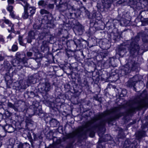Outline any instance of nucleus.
<instances>
[{
	"label": "nucleus",
	"instance_id": "nucleus-1",
	"mask_svg": "<svg viewBox=\"0 0 148 148\" xmlns=\"http://www.w3.org/2000/svg\"><path fill=\"white\" fill-rule=\"evenodd\" d=\"M120 108L118 107L107 110L97 115L95 117L91 119L90 121L87 122L82 126L79 127L72 133L67 134L63 138L64 141L69 138L83 137L84 138L88 134L91 137L95 136L94 130H99L98 134L100 138H102L104 132H101L100 129L105 126L106 123L109 124L119 119L121 116L120 113H117V111Z\"/></svg>",
	"mask_w": 148,
	"mask_h": 148
},
{
	"label": "nucleus",
	"instance_id": "nucleus-2",
	"mask_svg": "<svg viewBox=\"0 0 148 148\" xmlns=\"http://www.w3.org/2000/svg\"><path fill=\"white\" fill-rule=\"evenodd\" d=\"M140 36L142 37L143 42L145 43L148 42V35L145 32L140 33L135 37L132 38L130 40V45L128 49L131 55L134 57H137L141 55L144 52L143 50L140 48L138 43Z\"/></svg>",
	"mask_w": 148,
	"mask_h": 148
},
{
	"label": "nucleus",
	"instance_id": "nucleus-3",
	"mask_svg": "<svg viewBox=\"0 0 148 148\" xmlns=\"http://www.w3.org/2000/svg\"><path fill=\"white\" fill-rule=\"evenodd\" d=\"M129 107V113L133 112L136 110L139 109L148 105V96L147 92L144 90L140 95L137 96L136 99L127 103Z\"/></svg>",
	"mask_w": 148,
	"mask_h": 148
},
{
	"label": "nucleus",
	"instance_id": "nucleus-4",
	"mask_svg": "<svg viewBox=\"0 0 148 148\" xmlns=\"http://www.w3.org/2000/svg\"><path fill=\"white\" fill-rule=\"evenodd\" d=\"M139 69V65L133 58L129 61L128 64L121 70V73L123 75H126L131 71H138Z\"/></svg>",
	"mask_w": 148,
	"mask_h": 148
},
{
	"label": "nucleus",
	"instance_id": "nucleus-5",
	"mask_svg": "<svg viewBox=\"0 0 148 148\" xmlns=\"http://www.w3.org/2000/svg\"><path fill=\"white\" fill-rule=\"evenodd\" d=\"M24 8V12L22 16L24 19H26L29 17L30 21H31V17L36 12V8L34 6H31L29 4H28Z\"/></svg>",
	"mask_w": 148,
	"mask_h": 148
},
{
	"label": "nucleus",
	"instance_id": "nucleus-6",
	"mask_svg": "<svg viewBox=\"0 0 148 148\" xmlns=\"http://www.w3.org/2000/svg\"><path fill=\"white\" fill-rule=\"evenodd\" d=\"M53 101V100L50 97H48L46 99L45 98L43 102L45 105L51 108L52 110L55 111H58L59 106L54 103Z\"/></svg>",
	"mask_w": 148,
	"mask_h": 148
},
{
	"label": "nucleus",
	"instance_id": "nucleus-7",
	"mask_svg": "<svg viewBox=\"0 0 148 148\" xmlns=\"http://www.w3.org/2000/svg\"><path fill=\"white\" fill-rule=\"evenodd\" d=\"M130 40L129 41V45L127 46L125 43H123L121 44L119 46L118 49V53L119 55L121 57H123L124 55L127 53V48H128V50L130 53V56H132L133 58L136 57H134L133 56L131 55L128 49V47H129L130 45Z\"/></svg>",
	"mask_w": 148,
	"mask_h": 148
},
{
	"label": "nucleus",
	"instance_id": "nucleus-8",
	"mask_svg": "<svg viewBox=\"0 0 148 148\" xmlns=\"http://www.w3.org/2000/svg\"><path fill=\"white\" fill-rule=\"evenodd\" d=\"M140 75H137L134 76L132 78L130 79L126 83V85L128 87L131 88L133 87L134 90L136 89L134 87L138 81H139L141 79Z\"/></svg>",
	"mask_w": 148,
	"mask_h": 148
},
{
	"label": "nucleus",
	"instance_id": "nucleus-9",
	"mask_svg": "<svg viewBox=\"0 0 148 148\" xmlns=\"http://www.w3.org/2000/svg\"><path fill=\"white\" fill-rule=\"evenodd\" d=\"M109 22H108L106 23V25L108 27H109L110 28H112L114 27L113 29V39L116 41H119L120 40V38L121 36L120 34L118 29L117 28H116L114 25L113 23H112V25H109Z\"/></svg>",
	"mask_w": 148,
	"mask_h": 148
},
{
	"label": "nucleus",
	"instance_id": "nucleus-10",
	"mask_svg": "<svg viewBox=\"0 0 148 148\" xmlns=\"http://www.w3.org/2000/svg\"><path fill=\"white\" fill-rule=\"evenodd\" d=\"M138 143L136 140L131 142L127 140L124 142L123 148H137Z\"/></svg>",
	"mask_w": 148,
	"mask_h": 148
},
{
	"label": "nucleus",
	"instance_id": "nucleus-11",
	"mask_svg": "<svg viewBox=\"0 0 148 148\" xmlns=\"http://www.w3.org/2000/svg\"><path fill=\"white\" fill-rule=\"evenodd\" d=\"M15 57L17 60L23 64L24 66H26L27 65L26 59L24 57L23 53L17 52L16 54Z\"/></svg>",
	"mask_w": 148,
	"mask_h": 148
},
{
	"label": "nucleus",
	"instance_id": "nucleus-12",
	"mask_svg": "<svg viewBox=\"0 0 148 148\" xmlns=\"http://www.w3.org/2000/svg\"><path fill=\"white\" fill-rule=\"evenodd\" d=\"M61 0H55V3L58 8L60 11L64 12L67 8L68 5L66 4H60Z\"/></svg>",
	"mask_w": 148,
	"mask_h": 148
},
{
	"label": "nucleus",
	"instance_id": "nucleus-13",
	"mask_svg": "<svg viewBox=\"0 0 148 148\" xmlns=\"http://www.w3.org/2000/svg\"><path fill=\"white\" fill-rule=\"evenodd\" d=\"M39 86L40 87L41 91L43 92H47L51 88L50 83L48 82H45L44 83L40 84Z\"/></svg>",
	"mask_w": 148,
	"mask_h": 148
},
{
	"label": "nucleus",
	"instance_id": "nucleus-14",
	"mask_svg": "<svg viewBox=\"0 0 148 148\" xmlns=\"http://www.w3.org/2000/svg\"><path fill=\"white\" fill-rule=\"evenodd\" d=\"M75 44L76 46V48L78 47L81 48L83 47L86 42V41L83 40L81 39H77L74 40Z\"/></svg>",
	"mask_w": 148,
	"mask_h": 148
},
{
	"label": "nucleus",
	"instance_id": "nucleus-15",
	"mask_svg": "<svg viewBox=\"0 0 148 148\" xmlns=\"http://www.w3.org/2000/svg\"><path fill=\"white\" fill-rule=\"evenodd\" d=\"M34 114L36 115H38L40 118L44 119L46 114L43 112L41 108H37L34 112Z\"/></svg>",
	"mask_w": 148,
	"mask_h": 148
},
{
	"label": "nucleus",
	"instance_id": "nucleus-16",
	"mask_svg": "<svg viewBox=\"0 0 148 148\" xmlns=\"http://www.w3.org/2000/svg\"><path fill=\"white\" fill-rule=\"evenodd\" d=\"M113 2V0H102V3L104 7L108 9L110 8Z\"/></svg>",
	"mask_w": 148,
	"mask_h": 148
},
{
	"label": "nucleus",
	"instance_id": "nucleus-17",
	"mask_svg": "<svg viewBox=\"0 0 148 148\" xmlns=\"http://www.w3.org/2000/svg\"><path fill=\"white\" fill-rule=\"evenodd\" d=\"M5 131L8 133H11L14 131V129L12 126L9 124H6L4 127Z\"/></svg>",
	"mask_w": 148,
	"mask_h": 148
},
{
	"label": "nucleus",
	"instance_id": "nucleus-18",
	"mask_svg": "<svg viewBox=\"0 0 148 148\" xmlns=\"http://www.w3.org/2000/svg\"><path fill=\"white\" fill-rule=\"evenodd\" d=\"M145 132L144 131H140L137 132L136 133V138L138 140L141 139L143 137L145 136Z\"/></svg>",
	"mask_w": 148,
	"mask_h": 148
},
{
	"label": "nucleus",
	"instance_id": "nucleus-19",
	"mask_svg": "<svg viewBox=\"0 0 148 148\" xmlns=\"http://www.w3.org/2000/svg\"><path fill=\"white\" fill-rule=\"evenodd\" d=\"M50 125L52 127H56L58 126L60 123L56 119H52L49 122Z\"/></svg>",
	"mask_w": 148,
	"mask_h": 148
},
{
	"label": "nucleus",
	"instance_id": "nucleus-20",
	"mask_svg": "<svg viewBox=\"0 0 148 148\" xmlns=\"http://www.w3.org/2000/svg\"><path fill=\"white\" fill-rule=\"evenodd\" d=\"M66 44L68 47L71 48L75 49L76 48V46L75 44L74 40H71L68 41L66 43Z\"/></svg>",
	"mask_w": 148,
	"mask_h": 148
},
{
	"label": "nucleus",
	"instance_id": "nucleus-21",
	"mask_svg": "<svg viewBox=\"0 0 148 148\" xmlns=\"http://www.w3.org/2000/svg\"><path fill=\"white\" fill-rule=\"evenodd\" d=\"M130 23L129 20L125 19H123L121 21V25L123 26H127L129 25Z\"/></svg>",
	"mask_w": 148,
	"mask_h": 148
},
{
	"label": "nucleus",
	"instance_id": "nucleus-22",
	"mask_svg": "<svg viewBox=\"0 0 148 148\" xmlns=\"http://www.w3.org/2000/svg\"><path fill=\"white\" fill-rule=\"evenodd\" d=\"M38 4L39 6L45 8L47 5V2L43 0H40L38 2Z\"/></svg>",
	"mask_w": 148,
	"mask_h": 148
},
{
	"label": "nucleus",
	"instance_id": "nucleus-23",
	"mask_svg": "<svg viewBox=\"0 0 148 148\" xmlns=\"http://www.w3.org/2000/svg\"><path fill=\"white\" fill-rule=\"evenodd\" d=\"M76 29L77 32H78V34L80 35H82L84 32V28L82 25H79L76 27Z\"/></svg>",
	"mask_w": 148,
	"mask_h": 148
},
{
	"label": "nucleus",
	"instance_id": "nucleus-24",
	"mask_svg": "<svg viewBox=\"0 0 148 148\" xmlns=\"http://www.w3.org/2000/svg\"><path fill=\"white\" fill-rule=\"evenodd\" d=\"M38 103L37 101H34L33 102L32 104L30 106V108L33 110L34 112L36 109L39 108L38 107Z\"/></svg>",
	"mask_w": 148,
	"mask_h": 148
},
{
	"label": "nucleus",
	"instance_id": "nucleus-25",
	"mask_svg": "<svg viewBox=\"0 0 148 148\" xmlns=\"http://www.w3.org/2000/svg\"><path fill=\"white\" fill-rule=\"evenodd\" d=\"M94 26L95 27H98L99 29L101 30H103L104 28V23L102 22L99 23H94Z\"/></svg>",
	"mask_w": 148,
	"mask_h": 148
},
{
	"label": "nucleus",
	"instance_id": "nucleus-26",
	"mask_svg": "<svg viewBox=\"0 0 148 148\" xmlns=\"http://www.w3.org/2000/svg\"><path fill=\"white\" fill-rule=\"evenodd\" d=\"M38 34V32L36 31L32 30L29 32L28 36L32 37V39H35V36Z\"/></svg>",
	"mask_w": 148,
	"mask_h": 148
},
{
	"label": "nucleus",
	"instance_id": "nucleus-27",
	"mask_svg": "<svg viewBox=\"0 0 148 148\" xmlns=\"http://www.w3.org/2000/svg\"><path fill=\"white\" fill-rule=\"evenodd\" d=\"M52 16L51 13L46 16V20L47 21L46 23L47 24H51L52 23Z\"/></svg>",
	"mask_w": 148,
	"mask_h": 148
},
{
	"label": "nucleus",
	"instance_id": "nucleus-28",
	"mask_svg": "<svg viewBox=\"0 0 148 148\" xmlns=\"http://www.w3.org/2000/svg\"><path fill=\"white\" fill-rule=\"evenodd\" d=\"M113 1H117L116 3L117 4H123V5H125L128 3V1L129 0H113Z\"/></svg>",
	"mask_w": 148,
	"mask_h": 148
},
{
	"label": "nucleus",
	"instance_id": "nucleus-29",
	"mask_svg": "<svg viewBox=\"0 0 148 148\" xmlns=\"http://www.w3.org/2000/svg\"><path fill=\"white\" fill-rule=\"evenodd\" d=\"M18 3L21 4L23 7H25L28 3L26 0H16Z\"/></svg>",
	"mask_w": 148,
	"mask_h": 148
},
{
	"label": "nucleus",
	"instance_id": "nucleus-30",
	"mask_svg": "<svg viewBox=\"0 0 148 148\" xmlns=\"http://www.w3.org/2000/svg\"><path fill=\"white\" fill-rule=\"evenodd\" d=\"M29 82L31 83L34 84L36 82V79L32 76H30L28 78Z\"/></svg>",
	"mask_w": 148,
	"mask_h": 148
},
{
	"label": "nucleus",
	"instance_id": "nucleus-31",
	"mask_svg": "<svg viewBox=\"0 0 148 148\" xmlns=\"http://www.w3.org/2000/svg\"><path fill=\"white\" fill-rule=\"evenodd\" d=\"M26 93L28 97L30 98H33L35 96V94L33 92L27 91Z\"/></svg>",
	"mask_w": 148,
	"mask_h": 148
},
{
	"label": "nucleus",
	"instance_id": "nucleus-32",
	"mask_svg": "<svg viewBox=\"0 0 148 148\" xmlns=\"http://www.w3.org/2000/svg\"><path fill=\"white\" fill-rule=\"evenodd\" d=\"M47 34L45 32H42L40 33L39 36V38L40 40H43Z\"/></svg>",
	"mask_w": 148,
	"mask_h": 148
},
{
	"label": "nucleus",
	"instance_id": "nucleus-33",
	"mask_svg": "<svg viewBox=\"0 0 148 148\" xmlns=\"http://www.w3.org/2000/svg\"><path fill=\"white\" fill-rule=\"evenodd\" d=\"M19 61L17 60L14 59L11 61V64L14 66H18Z\"/></svg>",
	"mask_w": 148,
	"mask_h": 148
},
{
	"label": "nucleus",
	"instance_id": "nucleus-34",
	"mask_svg": "<svg viewBox=\"0 0 148 148\" xmlns=\"http://www.w3.org/2000/svg\"><path fill=\"white\" fill-rule=\"evenodd\" d=\"M43 119L46 123L50 122V120H51V118L47 114L46 115Z\"/></svg>",
	"mask_w": 148,
	"mask_h": 148
},
{
	"label": "nucleus",
	"instance_id": "nucleus-35",
	"mask_svg": "<svg viewBox=\"0 0 148 148\" xmlns=\"http://www.w3.org/2000/svg\"><path fill=\"white\" fill-rule=\"evenodd\" d=\"M8 106L10 108L13 109L15 111L17 110V108L14 105L10 102H8L7 104Z\"/></svg>",
	"mask_w": 148,
	"mask_h": 148
},
{
	"label": "nucleus",
	"instance_id": "nucleus-36",
	"mask_svg": "<svg viewBox=\"0 0 148 148\" xmlns=\"http://www.w3.org/2000/svg\"><path fill=\"white\" fill-rule=\"evenodd\" d=\"M8 30L9 32H14V30L13 28V25L12 24H10L9 25H8Z\"/></svg>",
	"mask_w": 148,
	"mask_h": 148
},
{
	"label": "nucleus",
	"instance_id": "nucleus-37",
	"mask_svg": "<svg viewBox=\"0 0 148 148\" xmlns=\"http://www.w3.org/2000/svg\"><path fill=\"white\" fill-rule=\"evenodd\" d=\"M103 139H104V141L106 142L111 140V138L109 135H106L104 137H103Z\"/></svg>",
	"mask_w": 148,
	"mask_h": 148
},
{
	"label": "nucleus",
	"instance_id": "nucleus-38",
	"mask_svg": "<svg viewBox=\"0 0 148 148\" xmlns=\"http://www.w3.org/2000/svg\"><path fill=\"white\" fill-rule=\"evenodd\" d=\"M40 13L41 14H49L50 13L46 10L44 9H41L40 11Z\"/></svg>",
	"mask_w": 148,
	"mask_h": 148
},
{
	"label": "nucleus",
	"instance_id": "nucleus-39",
	"mask_svg": "<svg viewBox=\"0 0 148 148\" xmlns=\"http://www.w3.org/2000/svg\"><path fill=\"white\" fill-rule=\"evenodd\" d=\"M37 59H36L35 61L34 62V65H36V66L35 67V68L36 69L40 67V63L39 61L38 62L37 60Z\"/></svg>",
	"mask_w": 148,
	"mask_h": 148
},
{
	"label": "nucleus",
	"instance_id": "nucleus-40",
	"mask_svg": "<svg viewBox=\"0 0 148 148\" xmlns=\"http://www.w3.org/2000/svg\"><path fill=\"white\" fill-rule=\"evenodd\" d=\"M25 122L26 123V125H29V124H33L34 123L33 121L29 118H27L26 119Z\"/></svg>",
	"mask_w": 148,
	"mask_h": 148
},
{
	"label": "nucleus",
	"instance_id": "nucleus-41",
	"mask_svg": "<svg viewBox=\"0 0 148 148\" xmlns=\"http://www.w3.org/2000/svg\"><path fill=\"white\" fill-rule=\"evenodd\" d=\"M18 41L19 44L23 46H25V45L23 42L22 37L21 36L19 37Z\"/></svg>",
	"mask_w": 148,
	"mask_h": 148
},
{
	"label": "nucleus",
	"instance_id": "nucleus-42",
	"mask_svg": "<svg viewBox=\"0 0 148 148\" xmlns=\"http://www.w3.org/2000/svg\"><path fill=\"white\" fill-rule=\"evenodd\" d=\"M20 144L22 146L23 148H30V147L28 143L22 144L20 143Z\"/></svg>",
	"mask_w": 148,
	"mask_h": 148
},
{
	"label": "nucleus",
	"instance_id": "nucleus-43",
	"mask_svg": "<svg viewBox=\"0 0 148 148\" xmlns=\"http://www.w3.org/2000/svg\"><path fill=\"white\" fill-rule=\"evenodd\" d=\"M33 27L34 29H39L41 27V26L39 24L34 23L33 25Z\"/></svg>",
	"mask_w": 148,
	"mask_h": 148
},
{
	"label": "nucleus",
	"instance_id": "nucleus-44",
	"mask_svg": "<svg viewBox=\"0 0 148 148\" xmlns=\"http://www.w3.org/2000/svg\"><path fill=\"white\" fill-rule=\"evenodd\" d=\"M45 148H59L58 145H50L49 147H46Z\"/></svg>",
	"mask_w": 148,
	"mask_h": 148
},
{
	"label": "nucleus",
	"instance_id": "nucleus-45",
	"mask_svg": "<svg viewBox=\"0 0 148 148\" xmlns=\"http://www.w3.org/2000/svg\"><path fill=\"white\" fill-rule=\"evenodd\" d=\"M18 47L17 46L15 45H14L12 47V50L13 51H17L18 49Z\"/></svg>",
	"mask_w": 148,
	"mask_h": 148
},
{
	"label": "nucleus",
	"instance_id": "nucleus-46",
	"mask_svg": "<svg viewBox=\"0 0 148 148\" xmlns=\"http://www.w3.org/2000/svg\"><path fill=\"white\" fill-rule=\"evenodd\" d=\"M27 40V42L28 43H31L32 41V40L33 39H32V37H31L28 36L27 38H26Z\"/></svg>",
	"mask_w": 148,
	"mask_h": 148
},
{
	"label": "nucleus",
	"instance_id": "nucleus-47",
	"mask_svg": "<svg viewBox=\"0 0 148 148\" xmlns=\"http://www.w3.org/2000/svg\"><path fill=\"white\" fill-rule=\"evenodd\" d=\"M13 7L11 5H9L7 8V9L10 12H12Z\"/></svg>",
	"mask_w": 148,
	"mask_h": 148
},
{
	"label": "nucleus",
	"instance_id": "nucleus-48",
	"mask_svg": "<svg viewBox=\"0 0 148 148\" xmlns=\"http://www.w3.org/2000/svg\"><path fill=\"white\" fill-rule=\"evenodd\" d=\"M41 46L44 47H45L49 48V47L47 45V42L46 41H43L42 42V45Z\"/></svg>",
	"mask_w": 148,
	"mask_h": 148
},
{
	"label": "nucleus",
	"instance_id": "nucleus-49",
	"mask_svg": "<svg viewBox=\"0 0 148 148\" xmlns=\"http://www.w3.org/2000/svg\"><path fill=\"white\" fill-rule=\"evenodd\" d=\"M85 15L88 17V18H90L91 17L90 16V12L87 10L85 11Z\"/></svg>",
	"mask_w": 148,
	"mask_h": 148
},
{
	"label": "nucleus",
	"instance_id": "nucleus-50",
	"mask_svg": "<svg viewBox=\"0 0 148 148\" xmlns=\"http://www.w3.org/2000/svg\"><path fill=\"white\" fill-rule=\"evenodd\" d=\"M127 91L126 90H123L122 91L121 94V96L122 97L125 96L126 95Z\"/></svg>",
	"mask_w": 148,
	"mask_h": 148
},
{
	"label": "nucleus",
	"instance_id": "nucleus-51",
	"mask_svg": "<svg viewBox=\"0 0 148 148\" xmlns=\"http://www.w3.org/2000/svg\"><path fill=\"white\" fill-rule=\"evenodd\" d=\"M46 6H47L48 8L50 9H53L54 7V4H47V5Z\"/></svg>",
	"mask_w": 148,
	"mask_h": 148
},
{
	"label": "nucleus",
	"instance_id": "nucleus-52",
	"mask_svg": "<svg viewBox=\"0 0 148 148\" xmlns=\"http://www.w3.org/2000/svg\"><path fill=\"white\" fill-rule=\"evenodd\" d=\"M41 50H42V51H43L44 52L46 51H48L49 50V48L45 47H44L42 46L41 47Z\"/></svg>",
	"mask_w": 148,
	"mask_h": 148
},
{
	"label": "nucleus",
	"instance_id": "nucleus-53",
	"mask_svg": "<svg viewBox=\"0 0 148 148\" xmlns=\"http://www.w3.org/2000/svg\"><path fill=\"white\" fill-rule=\"evenodd\" d=\"M58 131L60 133H61L63 132V127L62 126H60L58 128Z\"/></svg>",
	"mask_w": 148,
	"mask_h": 148
},
{
	"label": "nucleus",
	"instance_id": "nucleus-54",
	"mask_svg": "<svg viewBox=\"0 0 148 148\" xmlns=\"http://www.w3.org/2000/svg\"><path fill=\"white\" fill-rule=\"evenodd\" d=\"M100 56L102 58H104L107 56V54L105 53L101 52L100 53Z\"/></svg>",
	"mask_w": 148,
	"mask_h": 148
},
{
	"label": "nucleus",
	"instance_id": "nucleus-55",
	"mask_svg": "<svg viewBox=\"0 0 148 148\" xmlns=\"http://www.w3.org/2000/svg\"><path fill=\"white\" fill-rule=\"evenodd\" d=\"M21 111L23 112H27V108H26V107H24L21 108Z\"/></svg>",
	"mask_w": 148,
	"mask_h": 148
},
{
	"label": "nucleus",
	"instance_id": "nucleus-56",
	"mask_svg": "<svg viewBox=\"0 0 148 148\" xmlns=\"http://www.w3.org/2000/svg\"><path fill=\"white\" fill-rule=\"evenodd\" d=\"M66 148H73L72 143H71L69 144L66 146Z\"/></svg>",
	"mask_w": 148,
	"mask_h": 148
},
{
	"label": "nucleus",
	"instance_id": "nucleus-57",
	"mask_svg": "<svg viewBox=\"0 0 148 148\" xmlns=\"http://www.w3.org/2000/svg\"><path fill=\"white\" fill-rule=\"evenodd\" d=\"M4 22L8 24L9 25L10 24H12V23L8 19L4 20Z\"/></svg>",
	"mask_w": 148,
	"mask_h": 148
},
{
	"label": "nucleus",
	"instance_id": "nucleus-58",
	"mask_svg": "<svg viewBox=\"0 0 148 148\" xmlns=\"http://www.w3.org/2000/svg\"><path fill=\"white\" fill-rule=\"evenodd\" d=\"M33 53L30 52H28L27 53V55L28 57H31Z\"/></svg>",
	"mask_w": 148,
	"mask_h": 148
},
{
	"label": "nucleus",
	"instance_id": "nucleus-59",
	"mask_svg": "<svg viewBox=\"0 0 148 148\" xmlns=\"http://www.w3.org/2000/svg\"><path fill=\"white\" fill-rule=\"evenodd\" d=\"M6 101V98L5 97H3L1 99V101L2 102V103H4Z\"/></svg>",
	"mask_w": 148,
	"mask_h": 148
},
{
	"label": "nucleus",
	"instance_id": "nucleus-60",
	"mask_svg": "<svg viewBox=\"0 0 148 148\" xmlns=\"http://www.w3.org/2000/svg\"><path fill=\"white\" fill-rule=\"evenodd\" d=\"M18 89L19 90H20L21 89H25L26 88L24 87L23 86L21 85L20 84V85L18 86Z\"/></svg>",
	"mask_w": 148,
	"mask_h": 148
},
{
	"label": "nucleus",
	"instance_id": "nucleus-61",
	"mask_svg": "<svg viewBox=\"0 0 148 148\" xmlns=\"http://www.w3.org/2000/svg\"><path fill=\"white\" fill-rule=\"evenodd\" d=\"M4 64L5 65H6L8 67L10 65V64L7 61H5L4 62Z\"/></svg>",
	"mask_w": 148,
	"mask_h": 148
},
{
	"label": "nucleus",
	"instance_id": "nucleus-62",
	"mask_svg": "<svg viewBox=\"0 0 148 148\" xmlns=\"http://www.w3.org/2000/svg\"><path fill=\"white\" fill-rule=\"evenodd\" d=\"M8 2L9 4H13L14 3V0H8Z\"/></svg>",
	"mask_w": 148,
	"mask_h": 148
},
{
	"label": "nucleus",
	"instance_id": "nucleus-63",
	"mask_svg": "<svg viewBox=\"0 0 148 148\" xmlns=\"http://www.w3.org/2000/svg\"><path fill=\"white\" fill-rule=\"evenodd\" d=\"M5 80L8 81L10 79V77L8 75H6L5 77Z\"/></svg>",
	"mask_w": 148,
	"mask_h": 148
},
{
	"label": "nucleus",
	"instance_id": "nucleus-64",
	"mask_svg": "<svg viewBox=\"0 0 148 148\" xmlns=\"http://www.w3.org/2000/svg\"><path fill=\"white\" fill-rule=\"evenodd\" d=\"M10 15L11 16L12 18H14V14L13 12H10Z\"/></svg>",
	"mask_w": 148,
	"mask_h": 148
}]
</instances>
